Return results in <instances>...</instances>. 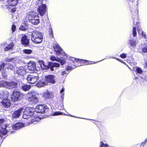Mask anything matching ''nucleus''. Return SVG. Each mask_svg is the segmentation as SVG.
Wrapping results in <instances>:
<instances>
[{
  "instance_id": "obj_1",
  "label": "nucleus",
  "mask_w": 147,
  "mask_h": 147,
  "mask_svg": "<svg viewBox=\"0 0 147 147\" xmlns=\"http://www.w3.org/2000/svg\"><path fill=\"white\" fill-rule=\"evenodd\" d=\"M131 11L132 13L131 14L132 15V18L133 21V35L134 37H135L137 35L136 28H137L138 31L139 30H140L141 28L140 27V24L139 22H138V10L137 8L133 7L131 8Z\"/></svg>"
},
{
  "instance_id": "obj_2",
  "label": "nucleus",
  "mask_w": 147,
  "mask_h": 147,
  "mask_svg": "<svg viewBox=\"0 0 147 147\" xmlns=\"http://www.w3.org/2000/svg\"><path fill=\"white\" fill-rule=\"evenodd\" d=\"M43 37L41 33L35 30L31 33V40L33 42L38 44L41 42Z\"/></svg>"
},
{
  "instance_id": "obj_3",
  "label": "nucleus",
  "mask_w": 147,
  "mask_h": 147,
  "mask_svg": "<svg viewBox=\"0 0 147 147\" xmlns=\"http://www.w3.org/2000/svg\"><path fill=\"white\" fill-rule=\"evenodd\" d=\"M23 118L26 119L31 118V122L37 121V116L36 115L34 111H31L29 110H26L24 112Z\"/></svg>"
},
{
  "instance_id": "obj_4",
  "label": "nucleus",
  "mask_w": 147,
  "mask_h": 147,
  "mask_svg": "<svg viewBox=\"0 0 147 147\" xmlns=\"http://www.w3.org/2000/svg\"><path fill=\"white\" fill-rule=\"evenodd\" d=\"M53 48L56 54L58 56H59L61 58L65 57L66 54L63 50L57 43H55L53 45Z\"/></svg>"
},
{
  "instance_id": "obj_5",
  "label": "nucleus",
  "mask_w": 147,
  "mask_h": 147,
  "mask_svg": "<svg viewBox=\"0 0 147 147\" xmlns=\"http://www.w3.org/2000/svg\"><path fill=\"white\" fill-rule=\"evenodd\" d=\"M9 125H7L8 129V130L10 131L11 134H13L15 132V131H10L11 129L16 130L25 127V124L21 122L17 123L14 124L12 127L9 126Z\"/></svg>"
},
{
  "instance_id": "obj_6",
  "label": "nucleus",
  "mask_w": 147,
  "mask_h": 147,
  "mask_svg": "<svg viewBox=\"0 0 147 147\" xmlns=\"http://www.w3.org/2000/svg\"><path fill=\"white\" fill-rule=\"evenodd\" d=\"M23 96V94L19 91H14L11 96V100L13 102H15L20 100Z\"/></svg>"
},
{
  "instance_id": "obj_7",
  "label": "nucleus",
  "mask_w": 147,
  "mask_h": 147,
  "mask_svg": "<svg viewBox=\"0 0 147 147\" xmlns=\"http://www.w3.org/2000/svg\"><path fill=\"white\" fill-rule=\"evenodd\" d=\"M5 87L9 89H13L18 87V83L14 81H6Z\"/></svg>"
},
{
  "instance_id": "obj_8",
  "label": "nucleus",
  "mask_w": 147,
  "mask_h": 147,
  "mask_svg": "<svg viewBox=\"0 0 147 147\" xmlns=\"http://www.w3.org/2000/svg\"><path fill=\"white\" fill-rule=\"evenodd\" d=\"M38 79L39 77L38 76H35L31 75H28L26 78L28 83L31 84L34 83Z\"/></svg>"
},
{
  "instance_id": "obj_9",
  "label": "nucleus",
  "mask_w": 147,
  "mask_h": 147,
  "mask_svg": "<svg viewBox=\"0 0 147 147\" xmlns=\"http://www.w3.org/2000/svg\"><path fill=\"white\" fill-rule=\"evenodd\" d=\"M26 74V69L22 67H20L17 68L15 72V74L16 76H18L19 75L24 76Z\"/></svg>"
},
{
  "instance_id": "obj_10",
  "label": "nucleus",
  "mask_w": 147,
  "mask_h": 147,
  "mask_svg": "<svg viewBox=\"0 0 147 147\" xmlns=\"http://www.w3.org/2000/svg\"><path fill=\"white\" fill-rule=\"evenodd\" d=\"M46 5L45 4H42L38 7L37 11L40 16H42L46 13Z\"/></svg>"
},
{
  "instance_id": "obj_11",
  "label": "nucleus",
  "mask_w": 147,
  "mask_h": 147,
  "mask_svg": "<svg viewBox=\"0 0 147 147\" xmlns=\"http://www.w3.org/2000/svg\"><path fill=\"white\" fill-rule=\"evenodd\" d=\"M36 109L38 110L37 112L39 113H44L45 111H47L48 108L44 104H41L38 105L36 107Z\"/></svg>"
},
{
  "instance_id": "obj_12",
  "label": "nucleus",
  "mask_w": 147,
  "mask_h": 147,
  "mask_svg": "<svg viewBox=\"0 0 147 147\" xmlns=\"http://www.w3.org/2000/svg\"><path fill=\"white\" fill-rule=\"evenodd\" d=\"M34 94V93L33 92L28 94V96H30L28 97V100L33 103L36 104L38 102V98Z\"/></svg>"
},
{
  "instance_id": "obj_13",
  "label": "nucleus",
  "mask_w": 147,
  "mask_h": 147,
  "mask_svg": "<svg viewBox=\"0 0 147 147\" xmlns=\"http://www.w3.org/2000/svg\"><path fill=\"white\" fill-rule=\"evenodd\" d=\"M7 124H5L0 128V137H1L2 135H5L7 133L9 132L10 131L8 129Z\"/></svg>"
},
{
  "instance_id": "obj_14",
  "label": "nucleus",
  "mask_w": 147,
  "mask_h": 147,
  "mask_svg": "<svg viewBox=\"0 0 147 147\" xmlns=\"http://www.w3.org/2000/svg\"><path fill=\"white\" fill-rule=\"evenodd\" d=\"M0 5L1 7L3 9H8L9 11V9H10V7L9 5L7 0H0Z\"/></svg>"
},
{
  "instance_id": "obj_15",
  "label": "nucleus",
  "mask_w": 147,
  "mask_h": 147,
  "mask_svg": "<svg viewBox=\"0 0 147 147\" xmlns=\"http://www.w3.org/2000/svg\"><path fill=\"white\" fill-rule=\"evenodd\" d=\"M55 76L53 75H49L45 76L44 78L47 84L48 83L52 84H55V81L54 80Z\"/></svg>"
},
{
  "instance_id": "obj_16",
  "label": "nucleus",
  "mask_w": 147,
  "mask_h": 147,
  "mask_svg": "<svg viewBox=\"0 0 147 147\" xmlns=\"http://www.w3.org/2000/svg\"><path fill=\"white\" fill-rule=\"evenodd\" d=\"M21 42L22 44L25 46L29 45V40L28 39L27 36L26 35H22L21 39Z\"/></svg>"
},
{
  "instance_id": "obj_17",
  "label": "nucleus",
  "mask_w": 147,
  "mask_h": 147,
  "mask_svg": "<svg viewBox=\"0 0 147 147\" xmlns=\"http://www.w3.org/2000/svg\"><path fill=\"white\" fill-rule=\"evenodd\" d=\"M27 18H28L29 20H30L35 18H38V17L36 12L31 11L28 13L27 16Z\"/></svg>"
},
{
  "instance_id": "obj_18",
  "label": "nucleus",
  "mask_w": 147,
  "mask_h": 147,
  "mask_svg": "<svg viewBox=\"0 0 147 147\" xmlns=\"http://www.w3.org/2000/svg\"><path fill=\"white\" fill-rule=\"evenodd\" d=\"M1 103L3 106L5 108L9 107L11 105L10 100L7 98L3 99Z\"/></svg>"
},
{
  "instance_id": "obj_19",
  "label": "nucleus",
  "mask_w": 147,
  "mask_h": 147,
  "mask_svg": "<svg viewBox=\"0 0 147 147\" xmlns=\"http://www.w3.org/2000/svg\"><path fill=\"white\" fill-rule=\"evenodd\" d=\"M138 42L134 38H131L128 40L127 44L130 46L135 47L137 44Z\"/></svg>"
},
{
  "instance_id": "obj_20",
  "label": "nucleus",
  "mask_w": 147,
  "mask_h": 147,
  "mask_svg": "<svg viewBox=\"0 0 147 147\" xmlns=\"http://www.w3.org/2000/svg\"><path fill=\"white\" fill-rule=\"evenodd\" d=\"M23 109L22 108H21L15 111L12 115V117L14 118H18L20 117L21 113L23 111Z\"/></svg>"
},
{
  "instance_id": "obj_21",
  "label": "nucleus",
  "mask_w": 147,
  "mask_h": 147,
  "mask_svg": "<svg viewBox=\"0 0 147 147\" xmlns=\"http://www.w3.org/2000/svg\"><path fill=\"white\" fill-rule=\"evenodd\" d=\"M66 57V59H68V60H71L74 63H75V62H77L78 63H79L80 64H81V62H80V61L82 60V59H77L70 56L66 54L65 55V57H63L65 58Z\"/></svg>"
},
{
  "instance_id": "obj_22",
  "label": "nucleus",
  "mask_w": 147,
  "mask_h": 147,
  "mask_svg": "<svg viewBox=\"0 0 147 147\" xmlns=\"http://www.w3.org/2000/svg\"><path fill=\"white\" fill-rule=\"evenodd\" d=\"M60 66V64L59 63H49L48 66L46 67V69L47 68H50L51 71H53V67H59Z\"/></svg>"
},
{
  "instance_id": "obj_23",
  "label": "nucleus",
  "mask_w": 147,
  "mask_h": 147,
  "mask_svg": "<svg viewBox=\"0 0 147 147\" xmlns=\"http://www.w3.org/2000/svg\"><path fill=\"white\" fill-rule=\"evenodd\" d=\"M47 85L44 78H43L36 83V86L37 87H40Z\"/></svg>"
},
{
  "instance_id": "obj_24",
  "label": "nucleus",
  "mask_w": 147,
  "mask_h": 147,
  "mask_svg": "<svg viewBox=\"0 0 147 147\" xmlns=\"http://www.w3.org/2000/svg\"><path fill=\"white\" fill-rule=\"evenodd\" d=\"M3 64L4 66V69L5 70L7 69L8 70H13V66L10 63H5L4 62H3Z\"/></svg>"
},
{
  "instance_id": "obj_25",
  "label": "nucleus",
  "mask_w": 147,
  "mask_h": 147,
  "mask_svg": "<svg viewBox=\"0 0 147 147\" xmlns=\"http://www.w3.org/2000/svg\"><path fill=\"white\" fill-rule=\"evenodd\" d=\"M36 63L33 61H30L28 65V66L29 70L34 71L36 68Z\"/></svg>"
},
{
  "instance_id": "obj_26",
  "label": "nucleus",
  "mask_w": 147,
  "mask_h": 147,
  "mask_svg": "<svg viewBox=\"0 0 147 147\" xmlns=\"http://www.w3.org/2000/svg\"><path fill=\"white\" fill-rule=\"evenodd\" d=\"M80 62H81V65H87L89 64H93L96 63L98 62H95L91 61H88L86 60H83L80 61Z\"/></svg>"
},
{
  "instance_id": "obj_27",
  "label": "nucleus",
  "mask_w": 147,
  "mask_h": 147,
  "mask_svg": "<svg viewBox=\"0 0 147 147\" xmlns=\"http://www.w3.org/2000/svg\"><path fill=\"white\" fill-rule=\"evenodd\" d=\"M52 94L48 91L44 93L43 95V97L45 99L51 98L52 97Z\"/></svg>"
},
{
  "instance_id": "obj_28",
  "label": "nucleus",
  "mask_w": 147,
  "mask_h": 147,
  "mask_svg": "<svg viewBox=\"0 0 147 147\" xmlns=\"http://www.w3.org/2000/svg\"><path fill=\"white\" fill-rule=\"evenodd\" d=\"M10 6H15L18 2V0H7Z\"/></svg>"
},
{
  "instance_id": "obj_29",
  "label": "nucleus",
  "mask_w": 147,
  "mask_h": 147,
  "mask_svg": "<svg viewBox=\"0 0 147 147\" xmlns=\"http://www.w3.org/2000/svg\"><path fill=\"white\" fill-rule=\"evenodd\" d=\"M10 6H15L18 2V0H7Z\"/></svg>"
},
{
  "instance_id": "obj_30",
  "label": "nucleus",
  "mask_w": 147,
  "mask_h": 147,
  "mask_svg": "<svg viewBox=\"0 0 147 147\" xmlns=\"http://www.w3.org/2000/svg\"><path fill=\"white\" fill-rule=\"evenodd\" d=\"M144 46L142 49V51H140L138 50L139 52L141 54H142V53H147V43H144Z\"/></svg>"
},
{
  "instance_id": "obj_31",
  "label": "nucleus",
  "mask_w": 147,
  "mask_h": 147,
  "mask_svg": "<svg viewBox=\"0 0 147 147\" xmlns=\"http://www.w3.org/2000/svg\"><path fill=\"white\" fill-rule=\"evenodd\" d=\"M30 22L33 24L35 25L38 24L40 22V20L38 18H36L30 20Z\"/></svg>"
},
{
  "instance_id": "obj_32",
  "label": "nucleus",
  "mask_w": 147,
  "mask_h": 147,
  "mask_svg": "<svg viewBox=\"0 0 147 147\" xmlns=\"http://www.w3.org/2000/svg\"><path fill=\"white\" fill-rule=\"evenodd\" d=\"M14 45L13 43H11L5 48L4 50L5 51H8L9 50H11L13 47Z\"/></svg>"
},
{
  "instance_id": "obj_33",
  "label": "nucleus",
  "mask_w": 147,
  "mask_h": 147,
  "mask_svg": "<svg viewBox=\"0 0 147 147\" xmlns=\"http://www.w3.org/2000/svg\"><path fill=\"white\" fill-rule=\"evenodd\" d=\"M139 30H138V33L139 34H141L142 35V36L143 37V38L145 40H144V41H146V33L144 32L143 31H142L140 29V30H139V29H138Z\"/></svg>"
},
{
  "instance_id": "obj_34",
  "label": "nucleus",
  "mask_w": 147,
  "mask_h": 147,
  "mask_svg": "<svg viewBox=\"0 0 147 147\" xmlns=\"http://www.w3.org/2000/svg\"><path fill=\"white\" fill-rule=\"evenodd\" d=\"M31 86L30 85H24L22 86V88L24 91H27L29 90Z\"/></svg>"
},
{
  "instance_id": "obj_35",
  "label": "nucleus",
  "mask_w": 147,
  "mask_h": 147,
  "mask_svg": "<svg viewBox=\"0 0 147 147\" xmlns=\"http://www.w3.org/2000/svg\"><path fill=\"white\" fill-rule=\"evenodd\" d=\"M65 57V58L64 57L61 58V59L59 58V59H58V60H57V61L60 62L61 65H63L66 62V61L65 60V59H66V57Z\"/></svg>"
},
{
  "instance_id": "obj_36",
  "label": "nucleus",
  "mask_w": 147,
  "mask_h": 147,
  "mask_svg": "<svg viewBox=\"0 0 147 147\" xmlns=\"http://www.w3.org/2000/svg\"><path fill=\"white\" fill-rule=\"evenodd\" d=\"M136 71L139 74H141L143 72L142 69L140 67H136Z\"/></svg>"
},
{
  "instance_id": "obj_37",
  "label": "nucleus",
  "mask_w": 147,
  "mask_h": 147,
  "mask_svg": "<svg viewBox=\"0 0 147 147\" xmlns=\"http://www.w3.org/2000/svg\"><path fill=\"white\" fill-rule=\"evenodd\" d=\"M23 52L25 54H30L32 53V51L30 49H25L23 50Z\"/></svg>"
},
{
  "instance_id": "obj_38",
  "label": "nucleus",
  "mask_w": 147,
  "mask_h": 147,
  "mask_svg": "<svg viewBox=\"0 0 147 147\" xmlns=\"http://www.w3.org/2000/svg\"><path fill=\"white\" fill-rule=\"evenodd\" d=\"M19 29L21 30L25 31L26 30L27 28L25 25H24L21 26L20 27Z\"/></svg>"
},
{
  "instance_id": "obj_39",
  "label": "nucleus",
  "mask_w": 147,
  "mask_h": 147,
  "mask_svg": "<svg viewBox=\"0 0 147 147\" xmlns=\"http://www.w3.org/2000/svg\"><path fill=\"white\" fill-rule=\"evenodd\" d=\"M50 59L51 60L57 61V60H58V59H59V58L56 57L54 56H51Z\"/></svg>"
},
{
  "instance_id": "obj_40",
  "label": "nucleus",
  "mask_w": 147,
  "mask_h": 147,
  "mask_svg": "<svg viewBox=\"0 0 147 147\" xmlns=\"http://www.w3.org/2000/svg\"><path fill=\"white\" fill-rule=\"evenodd\" d=\"M6 82V81H0V87H3V86H5V83Z\"/></svg>"
},
{
  "instance_id": "obj_41",
  "label": "nucleus",
  "mask_w": 147,
  "mask_h": 147,
  "mask_svg": "<svg viewBox=\"0 0 147 147\" xmlns=\"http://www.w3.org/2000/svg\"><path fill=\"white\" fill-rule=\"evenodd\" d=\"M15 58L14 57V58H8L7 59H6V61H7L8 62H12L13 61L15 60Z\"/></svg>"
},
{
  "instance_id": "obj_42",
  "label": "nucleus",
  "mask_w": 147,
  "mask_h": 147,
  "mask_svg": "<svg viewBox=\"0 0 147 147\" xmlns=\"http://www.w3.org/2000/svg\"><path fill=\"white\" fill-rule=\"evenodd\" d=\"M62 113L60 112H56L53 113L52 114V115L53 116H57L60 115H61Z\"/></svg>"
},
{
  "instance_id": "obj_43",
  "label": "nucleus",
  "mask_w": 147,
  "mask_h": 147,
  "mask_svg": "<svg viewBox=\"0 0 147 147\" xmlns=\"http://www.w3.org/2000/svg\"><path fill=\"white\" fill-rule=\"evenodd\" d=\"M75 67L73 68L71 66H68L65 69V70L67 71H68L69 70H72Z\"/></svg>"
},
{
  "instance_id": "obj_44",
  "label": "nucleus",
  "mask_w": 147,
  "mask_h": 147,
  "mask_svg": "<svg viewBox=\"0 0 147 147\" xmlns=\"http://www.w3.org/2000/svg\"><path fill=\"white\" fill-rule=\"evenodd\" d=\"M49 32L50 33V37H51L52 38H53L54 36L53 30H49Z\"/></svg>"
},
{
  "instance_id": "obj_45",
  "label": "nucleus",
  "mask_w": 147,
  "mask_h": 147,
  "mask_svg": "<svg viewBox=\"0 0 147 147\" xmlns=\"http://www.w3.org/2000/svg\"><path fill=\"white\" fill-rule=\"evenodd\" d=\"M16 26L13 24L12 25V27H11V30H12V32H13L14 31H15V30H16Z\"/></svg>"
},
{
  "instance_id": "obj_46",
  "label": "nucleus",
  "mask_w": 147,
  "mask_h": 147,
  "mask_svg": "<svg viewBox=\"0 0 147 147\" xmlns=\"http://www.w3.org/2000/svg\"><path fill=\"white\" fill-rule=\"evenodd\" d=\"M120 57L124 59L126 57V55L125 54L123 53L120 55Z\"/></svg>"
},
{
  "instance_id": "obj_47",
  "label": "nucleus",
  "mask_w": 147,
  "mask_h": 147,
  "mask_svg": "<svg viewBox=\"0 0 147 147\" xmlns=\"http://www.w3.org/2000/svg\"><path fill=\"white\" fill-rule=\"evenodd\" d=\"M4 120L3 119H0V126L2 125L3 124V123Z\"/></svg>"
},
{
  "instance_id": "obj_48",
  "label": "nucleus",
  "mask_w": 147,
  "mask_h": 147,
  "mask_svg": "<svg viewBox=\"0 0 147 147\" xmlns=\"http://www.w3.org/2000/svg\"><path fill=\"white\" fill-rule=\"evenodd\" d=\"M126 1L129 4L130 3H133L134 1V0H126Z\"/></svg>"
},
{
  "instance_id": "obj_49",
  "label": "nucleus",
  "mask_w": 147,
  "mask_h": 147,
  "mask_svg": "<svg viewBox=\"0 0 147 147\" xmlns=\"http://www.w3.org/2000/svg\"><path fill=\"white\" fill-rule=\"evenodd\" d=\"M11 9H9V11H10V9H11V12H15L16 10V9L15 8H13V9H11Z\"/></svg>"
},
{
  "instance_id": "obj_50",
  "label": "nucleus",
  "mask_w": 147,
  "mask_h": 147,
  "mask_svg": "<svg viewBox=\"0 0 147 147\" xmlns=\"http://www.w3.org/2000/svg\"><path fill=\"white\" fill-rule=\"evenodd\" d=\"M104 143L102 141H101L100 142V146L99 147H102L104 146Z\"/></svg>"
},
{
  "instance_id": "obj_51",
  "label": "nucleus",
  "mask_w": 147,
  "mask_h": 147,
  "mask_svg": "<svg viewBox=\"0 0 147 147\" xmlns=\"http://www.w3.org/2000/svg\"><path fill=\"white\" fill-rule=\"evenodd\" d=\"M67 74V73L65 71H62L61 72V74L63 76Z\"/></svg>"
},
{
  "instance_id": "obj_52",
  "label": "nucleus",
  "mask_w": 147,
  "mask_h": 147,
  "mask_svg": "<svg viewBox=\"0 0 147 147\" xmlns=\"http://www.w3.org/2000/svg\"><path fill=\"white\" fill-rule=\"evenodd\" d=\"M64 90H65V88L63 87L60 91V93L61 94H63V92L64 91Z\"/></svg>"
},
{
  "instance_id": "obj_53",
  "label": "nucleus",
  "mask_w": 147,
  "mask_h": 147,
  "mask_svg": "<svg viewBox=\"0 0 147 147\" xmlns=\"http://www.w3.org/2000/svg\"><path fill=\"white\" fill-rule=\"evenodd\" d=\"M147 142V138L146 139L144 142L142 143V145H143V146Z\"/></svg>"
},
{
  "instance_id": "obj_54",
  "label": "nucleus",
  "mask_w": 147,
  "mask_h": 147,
  "mask_svg": "<svg viewBox=\"0 0 147 147\" xmlns=\"http://www.w3.org/2000/svg\"><path fill=\"white\" fill-rule=\"evenodd\" d=\"M64 93H63V94H61V98L62 100H63V98H64Z\"/></svg>"
},
{
  "instance_id": "obj_55",
  "label": "nucleus",
  "mask_w": 147,
  "mask_h": 147,
  "mask_svg": "<svg viewBox=\"0 0 147 147\" xmlns=\"http://www.w3.org/2000/svg\"><path fill=\"white\" fill-rule=\"evenodd\" d=\"M110 58H114V59H117V60H118V61H120V62H121V59H119L118 58H115V57H110Z\"/></svg>"
},
{
  "instance_id": "obj_56",
  "label": "nucleus",
  "mask_w": 147,
  "mask_h": 147,
  "mask_svg": "<svg viewBox=\"0 0 147 147\" xmlns=\"http://www.w3.org/2000/svg\"><path fill=\"white\" fill-rule=\"evenodd\" d=\"M48 28H49V30H52V27L51 26V25L50 24L49 25V26Z\"/></svg>"
},
{
  "instance_id": "obj_57",
  "label": "nucleus",
  "mask_w": 147,
  "mask_h": 147,
  "mask_svg": "<svg viewBox=\"0 0 147 147\" xmlns=\"http://www.w3.org/2000/svg\"><path fill=\"white\" fill-rule=\"evenodd\" d=\"M144 67L147 68V61L145 62L144 65Z\"/></svg>"
},
{
  "instance_id": "obj_58",
  "label": "nucleus",
  "mask_w": 147,
  "mask_h": 147,
  "mask_svg": "<svg viewBox=\"0 0 147 147\" xmlns=\"http://www.w3.org/2000/svg\"><path fill=\"white\" fill-rule=\"evenodd\" d=\"M82 118V119H85V118ZM89 119V120H91L92 121H93L94 122H93L94 123H95V121L94 120H92V119Z\"/></svg>"
},
{
  "instance_id": "obj_59",
  "label": "nucleus",
  "mask_w": 147,
  "mask_h": 147,
  "mask_svg": "<svg viewBox=\"0 0 147 147\" xmlns=\"http://www.w3.org/2000/svg\"><path fill=\"white\" fill-rule=\"evenodd\" d=\"M104 146L105 147H110L109 146V145L108 144H104Z\"/></svg>"
},
{
  "instance_id": "obj_60",
  "label": "nucleus",
  "mask_w": 147,
  "mask_h": 147,
  "mask_svg": "<svg viewBox=\"0 0 147 147\" xmlns=\"http://www.w3.org/2000/svg\"><path fill=\"white\" fill-rule=\"evenodd\" d=\"M41 63H42L41 64V67H42V65L44 66H45V65L44 63L43 62H42Z\"/></svg>"
},
{
  "instance_id": "obj_61",
  "label": "nucleus",
  "mask_w": 147,
  "mask_h": 147,
  "mask_svg": "<svg viewBox=\"0 0 147 147\" xmlns=\"http://www.w3.org/2000/svg\"><path fill=\"white\" fill-rule=\"evenodd\" d=\"M69 116H70V117H75V118H79L78 117H76L72 115H69Z\"/></svg>"
},
{
  "instance_id": "obj_62",
  "label": "nucleus",
  "mask_w": 147,
  "mask_h": 147,
  "mask_svg": "<svg viewBox=\"0 0 147 147\" xmlns=\"http://www.w3.org/2000/svg\"><path fill=\"white\" fill-rule=\"evenodd\" d=\"M104 59H103V60H104ZM103 60V59H102V60H101V61H102ZM100 61H99V62H100Z\"/></svg>"
},
{
  "instance_id": "obj_63",
  "label": "nucleus",
  "mask_w": 147,
  "mask_h": 147,
  "mask_svg": "<svg viewBox=\"0 0 147 147\" xmlns=\"http://www.w3.org/2000/svg\"><path fill=\"white\" fill-rule=\"evenodd\" d=\"M131 7V5H129V7Z\"/></svg>"
},
{
  "instance_id": "obj_64",
  "label": "nucleus",
  "mask_w": 147,
  "mask_h": 147,
  "mask_svg": "<svg viewBox=\"0 0 147 147\" xmlns=\"http://www.w3.org/2000/svg\"><path fill=\"white\" fill-rule=\"evenodd\" d=\"M80 66V65H78V66H76V67H78V66Z\"/></svg>"
}]
</instances>
